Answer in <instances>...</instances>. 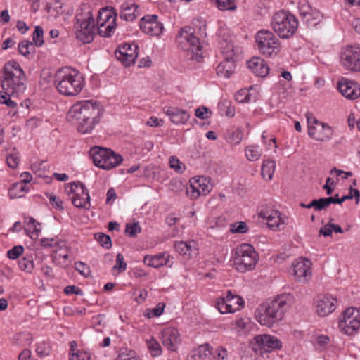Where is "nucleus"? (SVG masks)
I'll return each mask as SVG.
<instances>
[{"mask_svg":"<svg viewBox=\"0 0 360 360\" xmlns=\"http://www.w3.org/2000/svg\"><path fill=\"white\" fill-rule=\"evenodd\" d=\"M27 191V188L23 182H18L13 184L8 191V194L11 198H20L24 196L25 193Z\"/></svg>","mask_w":360,"mask_h":360,"instance_id":"39","label":"nucleus"},{"mask_svg":"<svg viewBox=\"0 0 360 360\" xmlns=\"http://www.w3.org/2000/svg\"><path fill=\"white\" fill-rule=\"evenodd\" d=\"M169 165L171 169L179 174H182L186 170L185 165L176 156H171L169 158Z\"/></svg>","mask_w":360,"mask_h":360,"instance_id":"50","label":"nucleus"},{"mask_svg":"<svg viewBox=\"0 0 360 360\" xmlns=\"http://www.w3.org/2000/svg\"><path fill=\"white\" fill-rule=\"evenodd\" d=\"M115 360H142L140 356L134 350L123 349L119 352V354Z\"/></svg>","mask_w":360,"mask_h":360,"instance_id":"44","label":"nucleus"},{"mask_svg":"<svg viewBox=\"0 0 360 360\" xmlns=\"http://www.w3.org/2000/svg\"><path fill=\"white\" fill-rule=\"evenodd\" d=\"M75 269L84 276H88L91 272L89 267L82 262L75 263Z\"/></svg>","mask_w":360,"mask_h":360,"instance_id":"64","label":"nucleus"},{"mask_svg":"<svg viewBox=\"0 0 360 360\" xmlns=\"http://www.w3.org/2000/svg\"><path fill=\"white\" fill-rule=\"evenodd\" d=\"M290 274L294 279L300 283H308L312 278V262L304 257L294 260L291 265Z\"/></svg>","mask_w":360,"mask_h":360,"instance_id":"16","label":"nucleus"},{"mask_svg":"<svg viewBox=\"0 0 360 360\" xmlns=\"http://www.w3.org/2000/svg\"><path fill=\"white\" fill-rule=\"evenodd\" d=\"M126 269L127 262L124 261L123 255L118 253L116 256V264L114 265V270L117 271L118 273H122Z\"/></svg>","mask_w":360,"mask_h":360,"instance_id":"56","label":"nucleus"},{"mask_svg":"<svg viewBox=\"0 0 360 360\" xmlns=\"http://www.w3.org/2000/svg\"><path fill=\"white\" fill-rule=\"evenodd\" d=\"M174 248L180 255L187 257H191L198 253L197 244L194 240L176 242Z\"/></svg>","mask_w":360,"mask_h":360,"instance_id":"33","label":"nucleus"},{"mask_svg":"<svg viewBox=\"0 0 360 360\" xmlns=\"http://www.w3.org/2000/svg\"><path fill=\"white\" fill-rule=\"evenodd\" d=\"M243 138V131L239 128L229 131L226 137L227 142L233 146L238 145L242 141Z\"/></svg>","mask_w":360,"mask_h":360,"instance_id":"42","label":"nucleus"},{"mask_svg":"<svg viewBox=\"0 0 360 360\" xmlns=\"http://www.w3.org/2000/svg\"><path fill=\"white\" fill-rule=\"evenodd\" d=\"M36 352L41 357L46 356L50 353V347L46 342H41L37 345Z\"/></svg>","mask_w":360,"mask_h":360,"instance_id":"60","label":"nucleus"},{"mask_svg":"<svg viewBox=\"0 0 360 360\" xmlns=\"http://www.w3.org/2000/svg\"><path fill=\"white\" fill-rule=\"evenodd\" d=\"M247 65L251 72L257 77H264L269 74V67L262 58H252L247 61Z\"/></svg>","mask_w":360,"mask_h":360,"instance_id":"29","label":"nucleus"},{"mask_svg":"<svg viewBox=\"0 0 360 360\" xmlns=\"http://www.w3.org/2000/svg\"><path fill=\"white\" fill-rule=\"evenodd\" d=\"M103 106L96 101L86 100L77 102L69 110L67 120L77 124V131L81 134H89L104 116Z\"/></svg>","mask_w":360,"mask_h":360,"instance_id":"1","label":"nucleus"},{"mask_svg":"<svg viewBox=\"0 0 360 360\" xmlns=\"http://www.w3.org/2000/svg\"><path fill=\"white\" fill-rule=\"evenodd\" d=\"M44 32L43 29L39 26H36L32 34L33 43L36 46H41L44 43Z\"/></svg>","mask_w":360,"mask_h":360,"instance_id":"54","label":"nucleus"},{"mask_svg":"<svg viewBox=\"0 0 360 360\" xmlns=\"http://www.w3.org/2000/svg\"><path fill=\"white\" fill-rule=\"evenodd\" d=\"M322 18V15L319 11L312 9L303 20L308 26H315L321 22Z\"/></svg>","mask_w":360,"mask_h":360,"instance_id":"47","label":"nucleus"},{"mask_svg":"<svg viewBox=\"0 0 360 360\" xmlns=\"http://www.w3.org/2000/svg\"><path fill=\"white\" fill-rule=\"evenodd\" d=\"M333 232L342 233L343 230L339 225L332 223L326 224L319 230V234L325 237L330 236Z\"/></svg>","mask_w":360,"mask_h":360,"instance_id":"43","label":"nucleus"},{"mask_svg":"<svg viewBox=\"0 0 360 360\" xmlns=\"http://www.w3.org/2000/svg\"><path fill=\"white\" fill-rule=\"evenodd\" d=\"M94 239L104 248L109 249L112 246L110 236L103 233H95Z\"/></svg>","mask_w":360,"mask_h":360,"instance_id":"52","label":"nucleus"},{"mask_svg":"<svg viewBox=\"0 0 360 360\" xmlns=\"http://www.w3.org/2000/svg\"><path fill=\"white\" fill-rule=\"evenodd\" d=\"M143 262L148 266L159 268L162 266L172 267L173 265V257L167 252H160L154 255H146Z\"/></svg>","mask_w":360,"mask_h":360,"instance_id":"27","label":"nucleus"},{"mask_svg":"<svg viewBox=\"0 0 360 360\" xmlns=\"http://www.w3.org/2000/svg\"><path fill=\"white\" fill-rule=\"evenodd\" d=\"M340 63L342 67L352 72H360V45H347L340 54Z\"/></svg>","mask_w":360,"mask_h":360,"instance_id":"13","label":"nucleus"},{"mask_svg":"<svg viewBox=\"0 0 360 360\" xmlns=\"http://www.w3.org/2000/svg\"><path fill=\"white\" fill-rule=\"evenodd\" d=\"M276 163L271 160H264L261 167V174L265 180H271L275 172Z\"/></svg>","mask_w":360,"mask_h":360,"instance_id":"38","label":"nucleus"},{"mask_svg":"<svg viewBox=\"0 0 360 360\" xmlns=\"http://www.w3.org/2000/svg\"><path fill=\"white\" fill-rule=\"evenodd\" d=\"M1 86L4 93L13 97L19 96L24 92V72L18 63L10 60L4 65Z\"/></svg>","mask_w":360,"mask_h":360,"instance_id":"4","label":"nucleus"},{"mask_svg":"<svg viewBox=\"0 0 360 360\" xmlns=\"http://www.w3.org/2000/svg\"><path fill=\"white\" fill-rule=\"evenodd\" d=\"M308 134L312 139L319 141H326L333 136V131L327 124L319 122L312 115L307 113Z\"/></svg>","mask_w":360,"mask_h":360,"instance_id":"17","label":"nucleus"},{"mask_svg":"<svg viewBox=\"0 0 360 360\" xmlns=\"http://www.w3.org/2000/svg\"><path fill=\"white\" fill-rule=\"evenodd\" d=\"M139 25L143 32L150 36H160L164 30V25L158 21L157 15H144L140 20Z\"/></svg>","mask_w":360,"mask_h":360,"instance_id":"23","label":"nucleus"},{"mask_svg":"<svg viewBox=\"0 0 360 360\" xmlns=\"http://www.w3.org/2000/svg\"><path fill=\"white\" fill-rule=\"evenodd\" d=\"M212 4L220 11H236V0H211Z\"/></svg>","mask_w":360,"mask_h":360,"instance_id":"40","label":"nucleus"},{"mask_svg":"<svg viewBox=\"0 0 360 360\" xmlns=\"http://www.w3.org/2000/svg\"><path fill=\"white\" fill-rule=\"evenodd\" d=\"M245 158L250 162L257 161L262 155V149L259 145H249L244 150Z\"/></svg>","mask_w":360,"mask_h":360,"instance_id":"36","label":"nucleus"},{"mask_svg":"<svg viewBox=\"0 0 360 360\" xmlns=\"http://www.w3.org/2000/svg\"><path fill=\"white\" fill-rule=\"evenodd\" d=\"M329 338L327 335L323 334H317L314 335L313 338V345L314 347L318 350L325 349L328 343H329Z\"/></svg>","mask_w":360,"mask_h":360,"instance_id":"46","label":"nucleus"},{"mask_svg":"<svg viewBox=\"0 0 360 360\" xmlns=\"http://www.w3.org/2000/svg\"><path fill=\"white\" fill-rule=\"evenodd\" d=\"M331 202H333L332 198H319L314 200V210L316 211H321L323 210H326L329 205L331 204Z\"/></svg>","mask_w":360,"mask_h":360,"instance_id":"55","label":"nucleus"},{"mask_svg":"<svg viewBox=\"0 0 360 360\" xmlns=\"http://www.w3.org/2000/svg\"><path fill=\"white\" fill-rule=\"evenodd\" d=\"M339 331L348 337L355 336L360 332V307H349L338 318Z\"/></svg>","mask_w":360,"mask_h":360,"instance_id":"7","label":"nucleus"},{"mask_svg":"<svg viewBox=\"0 0 360 360\" xmlns=\"http://www.w3.org/2000/svg\"><path fill=\"white\" fill-rule=\"evenodd\" d=\"M212 354V347L209 344H202L193 352V360H210Z\"/></svg>","mask_w":360,"mask_h":360,"instance_id":"35","label":"nucleus"},{"mask_svg":"<svg viewBox=\"0 0 360 360\" xmlns=\"http://www.w3.org/2000/svg\"><path fill=\"white\" fill-rule=\"evenodd\" d=\"M212 354L213 360H229L230 358L229 352L223 346L217 347Z\"/></svg>","mask_w":360,"mask_h":360,"instance_id":"49","label":"nucleus"},{"mask_svg":"<svg viewBox=\"0 0 360 360\" xmlns=\"http://www.w3.org/2000/svg\"><path fill=\"white\" fill-rule=\"evenodd\" d=\"M94 165L103 169L110 170L112 168V151L101 147H94L89 151Z\"/></svg>","mask_w":360,"mask_h":360,"instance_id":"21","label":"nucleus"},{"mask_svg":"<svg viewBox=\"0 0 360 360\" xmlns=\"http://www.w3.org/2000/svg\"><path fill=\"white\" fill-rule=\"evenodd\" d=\"M255 42L259 52L266 57L274 58L281 50V43L271 31L261 30L255 35Z\"/></svg>","mask_w":360,"mask_h":360,"instance_id":"9","label":"nucleus"},{"mask_svg":"<svg viewBox=\"0 0 360 360\" xmlns=\"http://www.w3.org/2000/svg\"><path fill=\"white\" fill-rule=\"evenodd\" d=\"M94 8L88 3H83L77 10L74 28L77 38L84 44L93 41L95 30Z\"/></svg>","mask_w":360,"mask_h":360,"instance_id":"5","label":"nucleus"},{"mask_svg":"<svg viewBox=\"0 0 360 360\" xmlns=\"http://www.w3.org/2000/svg\"><path fill=\"white\" fill-rule=\"evenodd\" d=\"M257 261L258 255L252 245L243 243L236 249L233 264L238 271L245 272L253 269Z\"/></svg>","mask_w":360,"mask_h":360,"instance_id":"11","label":"nucleus"},{"mask_svg":"<svg viewBox=\"0 0 360 360\" xmlns=\"http://www.w3.org/2000/svg\"><path fill=\"white\" fill-rule=\"evenodd\" d=\"M220 46L225 59L217 66L216 72L219 77L228 79L236 70V63L233 60V45L231 41H224L221 42Z\"/></svg>","mask_w":360,"mask_h":360,"instance_id":"14","label":"nucleus"},{"mask_svg":"<svg viewBox=\"0 0 360 360\" xmlns=\"http://www.w3.org/2000/svg\"><path fill=\"white\" fill-rule=\"evenodd\" d=\"M23 250L24 248L22 245L14 246L8 251L7 256L9 259H15L22 254Z\"/></svg>","mask_w":360,"mask_h":360,"instance_id":"61","label":"nucleus"},{"mask_svg":"<svg viewBox=\"0 0 360 360\" xmlns=\"http://www.w3.org/2000/svg\"><path fill=\"white\" fill-rule=\"evenodd\" d=\"M141 227L138 223H128L126 224L125 232L129 236H135L141 232Z\"/></svg>","mask_w":360,"mask_h":360,"instance_id":"57","label":"nucleus"},{"mask_svg":"<svg viewBox=\"0 0 360 360\" xmlns=\"http://www.w3.org/2000/svg\"><path fill=\"white\" fill-rule=\"evenodd\" d=\"M299 21L291 12L280 10L276 12L271 20V27L274 33L283 39L292 37L297 31Z\"/></svg>","mask_w":360,"mask_h":360,"instance_id":"6","label":"nucleus"},{"mask_svg":"<svg viewBox=\"0 0 360 360\" xmlns=\"http://www.w3.org/2000/svg\"><path fill=\"white\" fill-rule=\"evenodd\" d=\"M254 340L262 352H271L282 347L281 341L277 337L271 335H258L254 338Z\"/></svg>","mask_w":360,"mask_h":360,"instance_id":"25","label":"nucleus"},{"mask_svg":"<svg viewBox=\"0 0 360 360\" xmlns=\"http://www.w3.org/2000/svg\"><path fill=\"white\" fill-rule=\"evenodd\" d=\"M339 91L349 100H356L360 97V85L352 80L342 78L338 84Z\"/></svg>","mask_w":360,"mask_h":360,"instance_id":"26","label":"nucleus"},{"mask_svg":"<svg viewBox=\"0 0 360 360\" xmlns=\"http://www.w3.org/2000/svg\"><path fill=\"white\" fill-rule=\"evenodd\" d=\"M63 241V240H61L58 237H46L41 239L40 244L44 248H51L53 250L58 248Z\"/></svg>","mask_w":360,"mask_h":360,"instance_id":"45","label":"nucleus"},{"mask_svg":"<svg viewBox=\"0 0 360 360\" xmlns=\"http://www.w3.org/2000/svg\"><path fill=\"white\" fill-rule=\"evenodd\" d=\"M258 97V89L256 86H250L238 91L235 96V100L239 103L255 102Z\"/></svg>","mask_w":360,"mask_h":360,"instance_id":"32","label":"nucleus"},{"mask_svg":"<svg viewBox=\"0 0 360 360\" xmlns=\"http://www.w3.org/2000/svg\"><path fill=\"white\" fill-rule=\"evenodd\" d=\"M141 14L139 6L132 1H126L121 6L120 18L126 21L131 22Z\"/></svg>","mask_w":360,"mask_h":360,"instance_id":"31","label":"nucleus"},{"mask_svg":"<svg viewBox=\"0 0 360 360\" xmlns=\"http://www.w3.org/2000/svg\"><path fill=\"white\" fill-rule=\"evenodd\" d=\"M212 188L213 184L210 177L196 176L189 179L186 195L191 200H197L201 196L207 195Z\"/></svg>","mask_w":360,"mask_h":360,"instance_id":"12","label":"nucleus"},{"mask_svg":"<svg viewBox=\"0 0 360 360\" xmlns=\"http://www.w3.org/2000/svg\"><path fill=\"white\" fill-rule=\"evenodd\" d=\"M298 11L304 20L309 13L311 12L312 8L307 0H300L297 6Z\"/></svg>","mask_w":360,"mask_h":360,"instance_id":"53","label":"nucleus"},{"mask_svg":"<svg viewBox=\"0 0 360 360\" xmlns=\"http://www.w3.org/2000/svg\"><path fill=\"white\" fill-rule=\"evenodd\" d=\"M139 46L135 43H128L120 46L114 52L118 60L124 66L134 63L139 55Z\"/></svg>","mask_w":360,"mask_h":360,"instance_id":"22","label":"nucleus"},{"mask_svg":"<svg viewBox=\"0 0 360 360\" xmlns=\"http://www.w3.org/2000/svg\"><path fill=\"white\" fill-rule=\"evenodd\" d=\"M134 295L135 296V301L137 303H143L148 297V292L146 290L143 289L141 290H134Z\"/></svg>","mask_w":360,"mask_h":360,"instance_id":"63","label":"nucleus"},{"mask_svg":"<svg viewBox=\"0 0 360 360\" xmlns=\"http://www.w3.org/2000/svg\"><path fill=\"white\" fill-rule=\"evenodd\" d=\"M65 192L71 198L72 204L79 208L90 207V196L87 189L81 183H70L65 186Z\"/></svg>","mask_w":360,"mask_h":360,"instance_id":"18","label":"nucleus"},{"mask_svg":"<svg viewBox=\"0 0 360 360\" xmlns=\"http://www.w3.org/2000/svg\"><path fill=\"white\" fill-rule=\"evenodd\" d=\"M84 78L77 70L64 68L56 73L55 85L58 91L67 96L78 95L84 86Z\"/></svg>","mask_w":360,"mask_h":360,"instance_id":"3","label":"nucleus"},{"mask_svg":"<svg viewBox=\"0 0 360 360\" xmlns=\"http://www.w3.org/2000/svg\"><path fill=\"white\" fill-rule=\"evenodd\" d=\"M244 305L243 298L231 291L217 298L215 301V307L221 314H233L240 311Z\"/></svg>","mask_w":360,"mask_h":360,"instance_id":"15","label":"nucleus"},{"mask_svg":"<svg viewBox=\"0 0 360 360\" xmlns=\"http://www.w3.org/2000/svg\"><path fill=\"white\" fill-rule=\"evenodd\" d=\"M146 344L148 353L153 357L160 356L162 353V349L159 342L154 338L150 337L146 340Z\"/></svg>","mask_w":360,"mask_h":360,"instance_id":"37","label":"nucleus"},{"mask_svg":"<svg viewBox=\"0 0 360 360\" xmlns=\"http://www.w3.org/2000/svg\"><path fill=\"white\" fill-rule=\"evenodd\" d=\"M92 324L96 330H100L101 329L98 328L99 326H104L105 323V317L103 314H99L96 316H94L91 319Z\"/></svg>","mask_w":360,"mask_h":360,"instance_id":"62","label":"nucleus"},{"mask_svg":"<svg viewBox=\"0 0 360 360\" xmlns=\"http://www.w3.org/2000/svg\"><path fill=\"white\" fill-rule=\"evenodd\" d=\"M112 7L101 8L98 13L96 25L98 34L102 37H110L112 32Z\"/></svg>","mask_w":360,"mask_h":360,"instance_id":"20","label":"nucleus"},{"mask_svg":"<svg viewBox=\"0 0 360 360\" xmlns=\"http://www.w3.org/2000/svg\"><path fill=\"white\" fill-rule=\"evenodd\" d=\"M257 214L267 228L273 231L285 230L289 222V219L285 214L271 206H262Z\"/></svg>","mask_w":360,"mask_h":360,"instance_id":"10","label":"nucleus"},{"mask_svg":"<svg viewBox=\"0 0 360 360\" xmlns=\"http://www.w3.org/2000/svg\"><path fill=\"white\" fill-rule=\"evenodd\" d=\"M255 323L248 316L240 317L233 320L231 328L239 335H245L254 330Z\"/></svg>","mask_w":360,"mask_h":360,"instance_id":"28","label":"nucleus"},{"mask_svg":"<svg viewBox=\"0 0 360 360\" xmlns=\"http://www.w3.org/2000/svg\"><path fill=\"white\" fill-rule=\"evenodd\" d=\"M338 306V298L331 294L317 295L314 300V307L316 314L326 317L333 313Z\"/></svg>","mask_w":360,"mask_h":360,"instance_id":"19","label":"nucleus"},{"mask_svg":"<svg viewBox=\"0 0 360 360\" xmlns=\"http://www.w3.org/2000/svg\"><path fill=\"white\" fill-rule=\"evenodd\" d=\"M165 307V302H160L155 307L146 309L143 312V316L148 319L160 317L163 314Z\"/></svg>","mask_w":360,"mask_h":360,"instance_id":"41","label":"nucleus"},{"mask_svg":"<svg viewBox=\"0 0 360 360\" xmlns=\"http://www.w3.org/2000/svg\"><path fill=\"white\" fill-rule=\"evenodd\" d=\"M229 231L231 233H246L249 231V226L245 221H237L230 224Z\"/></svg>","mask_w":360,"mask_h":360,"instance_id":"51","label":"nucleus"},{"mask_svg":"<svg viewBox=\"0 0 360 360\" xmlns=\"http://www.w3.org/2000/svg\"><path fill=\"white\" fill-rule=\"evenodd\" d=\"M69 252V248L64 240L58 248L52 250L51 257L53 261L58 265H65L68 259Z\"/></svg>","mask_w":360,"mask_h":360,"instance_id":"34","label":"nucleus"},{"mask_svg":"<svg viewBox=\"0 0 360 360\" xmlns=\"http://www.w3.org/2000/svg\"><path fill=\"white\" fill-rule=\"evenodd\" d=\"M164 112L169 117L170 121L175 124H184L190 118V115L186 110L176 107L165 108Z\"/></svg>","mask_w":360,"mask_h":360,"instance_id":"30","label":"nucleus"},{"mask_svg":"<svg viewBox=\"0 0 360 360\" xmlns=\"http://www.w3.org/2000/svg\"><path fill=\"white\" fill-rule=\"evenodd\" d=\"M34 50V46L33 43L27 40H23L18 44V51L24 56L29 57L30 56H32Z\"/></svg>","mask_w":360,"mask_h":360,"instance_id":"48","label":"nucleus"},{"mask_svg":"<svg viewBox=\"0 0 360 360\" xmlns=\"http://www.w3.org/2000/svg\"><path fill=\"white\" fill-rule=\"evenodd\" d=\"M18 265L20 269L27 272H30L34 268L32 259H27L26 257H24L20 260Z\"/></svg>","mask_w":360,"mask_h":360,"instance_id":"59","label":"nucleus"},{"mask_svg":"<svg viewBox=\"0 0 360 360\" xmlns=\"http://www.w3.org/2000/svg\"><path fill=\"white\" fill-rule=\"evenodd\" d=\"M69 360H92V358L88 352L78 350L69 356Z\"/></svg>","mask_w":360,"mask_h":360,"instance_id":"58","label":"nucleus"},{"mask_svg":"<svg viewBox=\"0 0 360 360\" xmlns=\"http://www.w3.org/2000/svg\"><path fill=\"white\" fill-rule=\"evenodd\" d=\"M179 46L182 49L192 53V58L199 60L202 56V45L200 39L195 34V30L190 26L181 28L176 37Z\"/></svg>","mask_w":360,"mask_h":360,"instance_id":"8","label":"nucleus"},{"mask_svg":"<svg viewBox=\"0 0 360 360\" xmlns=\"http://www.w3.org/2000/svg\"><path fill=\"white\" fill-rule=\"evenodd\" d=\"M161 339L163 346L170 352L176 351L181 342L178 329L172 326H167L162 330Z\"/></svg>","mask_w":360,"mask_h":360,"instance_id":"24","label":"nucleus"},{"mask_svg":"<svg viewBox=\"0 0 360 360\" xmlns=\"http://www.w3.org/2000/svg\"><path fill=\"white\" fill-rule=\"evenodd\" d=\"M295 302V297L290 293L278 295L272 300L264 302L257 310L256 319L262 326L271 327L281 321L285 312Z\"/></svg>","mask_w":360,"mask_h":360,"instance_id":"2","label":"nucleus"}]
</instances>
